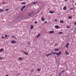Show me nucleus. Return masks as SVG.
<instances>
[{
  "label": "nucleus",
  "instance_id": "obj_1",
  "mask_svg": "<svg viewBox=\"0 0 76 76\" xmlns=\"http://www.w3.org/2000/svg\"><path fill=\"white\" fill-rule=\"evenodd\" d=\"M12 44H16V42L15 40H12L11 42Z\"/></svg>",
  "mask_w": 76,
  "mask_h": 76
},
{
  "label": "nucleus",
  "instance_id": "obj_2",
  "mask_svg": "<svg viewBox=\"0 0 76 76\" xmlns=\"http://www.w3.org/2000/svg\"><path fill=\"white\" fill-rule=\"evenodd\" d=\"M42 21H44L45 20V18L42 17L41 18Z\"/></svg>",
  "mask_w": 76,
  "mask_h": 76
},
{
  "label": "nucleus",
  "instance_id": "obj_3",
  "mask_svg": "<svg viewBox=\"0 0 76 76\" xmlns=\"http://www.w3.org/2000/svg\"><path fill=\"white\" fill-rule=\"evenodd\" d=\"M55 28H56V29H58V28H59L58 26L57 25L55 26Z\"/></svg>",
  "mask_w": 76,
  "mask_h": 76
},
{
  "label": "nucleus",
  "instance_id": "obj_4",
  "mask_svg": "<svg viewBox=\"0 0 76 76\" xmlns=\"http://www.w3.org/2000/svg\"><path fill=\"white\" fill-rule=\"evenodd\" d=\"M63 9L64 10H66V9H67V7H66V6L64 7L63 8Z\"/></svg>",
  "mask_w": 76,
  "mask_h": 76
},
{
  "label": "nucleus",
  "instance_id": "obj_5",
  "mask_svg": "<svg viewBox=\"0 0 76 76\" xmlns=\"http://www.w3.org/2000/svg\"><path fill=\"white\" fill-rule=\"evenodd\" d=\"M54 31H49L50 34H52V33H54Z\"/></svg>",
  "mask_w": 76,
  "mask_h": 76
},
{
  "label": "nucleus",
  "instance_id": "obj_6",
  "mask_svg": "<svg viewBox=\"0 0 76 76\" xmlns=\"http://www.w3.org/2000/svg\"><path fill=\"white\" fill-rule=\"evenodd\" d=\"M69 45V43H67L66 44V47L67 48H68V46Z\"/></svg>",
  "mask_w": 76,
  "mask_h": 76
},
{
  "label": "nucleus",
  "instance_id": "obj_7",
  "mask_svg": "<svg viewBox=\"0 0 76 76\" xmlns=\"http://www.w3.org/2000/svg\"><path fill=\"white\" fill-rule=\"evenodd\" d=\"M49 13H51V14H52L54 13V12L53 11H49Z\"/></svg>",
  "mask_w": 76,
  "mask_h": 76
},
{
  "label": "nucleus",
  "instance_id": "obj_8",
  "mask_svg": "<svg viewBox=\"0 0 76 76\" xmlns=\"http://www.w3.org/2000/svg\"><path fill=\"white\" fill-rule=\"evenodd\" d=\"M61 54V51H60L59 52L58 54V56H60V54Z\"/></svg>",
  "mask_w": 76,
  "mask_h": 76
},
{
  "label": "nucleus",
  "instance_id": "obj_9",
  "mask_svg": "<svg viewBox=\"0 0 76 76\" xmlns=\"http://www.w3.org/2000/svg\"><path fill=\"white\" fill-rule=\"evenodd\" d=\"M24 54H26V55H28V53H27L26 52H24Z\"/></svg>",
  "mask_w": 76,
  "mask_h": 76
},
{
  "label": "nucleus",
  "instance_id": "obj_10",
  "mask_svg": "<svg viewBox=\"0 0 76 76\" xmlns=\"http://www.w3.org/2000/svg\"><path fill=\"white\" fill-rule=\"evenodd\" d=\"M21 4H26V2H23L21 3Z\"/></svg>",
  "mask_w": 76,
  "mask_h": 76
},
{
  "label": "nucleus",
  "instance_id": "obj_11",
  "mask_svg": "<svg viewBox=\"0 0 76 76\" xmlns=\"http://www.w3.org/2000/svg\"><path fill=\"white\" fill-rule=\"evenodd\" d=\"M68 18L69 19H72V17L71 16H69Z\"/></svg>",
  "mask_w": 76,
  "mask_h": 76
},
{
  "label": "nucleus",
  "instance_id": "obj_12",
  "mask_svg": "<svg viewBox=\"0 0 76 76\" xmlns=\"http://www.w3.org/2000/svg\"><path fill=\"white\" fill-rule=\"evenodd\" d=\"M60 22L61 23H63L64 22V21H63V20H61L60 21Z\"/></svg>",
  "mask_w": 76,
  "mask_h": 76
},
{
  "label": "nucleus",
  "instance_id": "obj_13",
  "mask_svg": "<svg viewBox=\"0 0 76 76\" xmlns=\"http://www.w3.org/2000/svg\"><path fill=\"white\" fill-rule=\"evenodd\" d=\"M54 51H59V49H55Z\"/></svg>",
  "mask_w": 76,
  "mask_h": 76
},
{
  "label": "nucleus",
  "instance_id": "obj_14",
  "mask_svg": "<svg viewBox=\"0 0 76 76\" xmlns=\"http://www.w3.org/2000/svg\"><path fill=\"white\" fill-rule=\"evenodd\" d=\"M46 56H47V57H48V56H50V54H47Z\"/></svg>",
  "mask_w": 76,
  "mask_h": 76
},
{
  "label": "nucleus",
  "instance_id": "obj_15",
  "mask_svg": "<svg viewBox=\"0 0 76 76\" xmlns=\"http://www.w3.org/2000/svg\"><path fill=\"white\" fill-rule=\"evenodd\" d=\"M4 50V49L3 48H1V50H0V52H1V51H3V50Z\"/></svg>",
  "mask_w": 76,
  "mask_h": 76
},
{
  "label": "nucleus",
  "instance_id": "obj_16",
  "mask_svg": "<svg viewBox=\"0 0 76 76\" xmlns=\"http://www.w3.org/2000/svg\"><path fill=\"white\" fill-rule=\"evenodd\" d=\"M63 34V32H60L58 33V34Z\"/></svg>",
  "mask_w": 76,
  "mask_h": 76
},
{
  "label": "nucleus",
  "instance_id": "obj_17",
  "mask_svg": "<svg viewBox=\"0 0 76 76\" xmlns=\"http://www.w3.org/2000/svg\"><path fill=\"white\" fill-rule=\"evenodd\" d=\"M19 59L20 60H22V58L21 57H19Z\"/></svg>",
  "mask_w": 76,
  "mask_h": 76
},
{
  "label": "nucleus",
  "instance_id": "obj_18",
  "mask_svg": "<svg viewBox=\"0 0 76 76\" xmlns=\"http://www.w3.org/2000/svg\"><path fill=\"white\" fill-rule=\"evenodd\" d=\"M66 28H70V26H66Z\"/></svg>",
  "mask_w": 76,
  "mask_h": 76
},
{
  "label": "nucleus",
  "instance_id": "obj_19",
  "mask_svg": "<svg viewBox=\"0 0 76 76\" xmlns=\"http://www.w3.org/2000/svg\"><path fill=\"white\" fill-rule=\"evenodd\" d=\"M65 52H66V54H67V55H69V52H66V51H65Z\"/></svg>",
  "mask_w": 76,
  "mask_h": 76
},
{
  "label": "nucleus",
  "instance_id": "obj_20",
  "mask_svg": "<svg viewBox=\"0 0 76 76\" xmlns=\"http://www.w3.org/2000/svg\"><path fill=\"white\" fill-rule=\"evenodd\" d=\"M40 70H41V69L39 68H38L37 69V71H38V72H39L40 71Z\"/></svg>",
  "mask_w": 76,
  "mask_h": 76
},
{
  "label": "nucleus",
  "instance_id": "obj_21",
  "mask_svg": "<svg viewBox=\"0 0 76 76\" xmlns=\"http://www.w3.org/2000/svg\"><path fill=\"white\" fill-rule=\"evenodd\" d=\"M33 28H34V26H31L30 27L31 29H33Z\"/></svg>",
  "mask_w": 76,
  "mask_h": 76
},
{
  "label": "nucleus",
  "instance_id": "obj_22",
  "mask_svg": "<svg viewBox=\"0 0 76 76\" xmlns=\"http://www.w3.org/2000/svg\"><path fill=\"white\" fill-rule=\"evenodd\" d=\"M36 3H37V2H34L33 3V4H36Z\"/></svg>",
  "mask_w": 76,
  "mask_h": 76
},
{
  "label": "nucleus",
  "instance_id": "obj_23",
  "mask_svg": "<svg viewBox=\"0 0 76 76\" xmlns=\"http://www.w3.org/2000/svg\"><path fill=\"white\" fill-rule=\"evenodd\" d=\"M34 23H35V24H37V23H38V22L37 21H35L34 22Z\"/></svg>",
  "mask_w": 76,
  "mask_h": 76
},
{
  "label": "nucleus",
  "instance_id": "obj_24",
  "mask_svg": "<svg viewBox=\"0 0 76 76\" xmlns=\"http://www.w3.org/2000/svg\"><path fill=\"white\" fill-rule=\"evenodd\" d=\"M26 7V6H24V7H23L22 8L23 9H25Z\"/></svg>",
  "mask_w": 76,
  "mask_h": 76
},
{
  "label": "nucleus",
  "instance_id": "obj_25",
  "mask_svg": "<svg viewBox=\"0 0 76 76\" xmlns=\"http://www.w3.org/2000/svg\"><path fill=\"white\" fill-rule=\"evenodd\" d=\"M62 74V72H61L59 74V76H60Z\"/></svg>",
  "mask_w": 76,
  "mask_h": 76
},
{
  "label": "nucleus",
  "instance_id": "obj_26",
  "mask_svg": "<svg viewBox=\"0 0 76 76\" xmlns=\"http://www.w3.org/2000/svg\"><path fill=\"white\" fill-rule=\"evenodd\" d=\"M54 53L55 54H56V55H57L58 56V53Z\"/></svg>",
  "mask_w": 76,
  "mask_h": 76
},
{
  "label": "nucleus",
  "instance_id": "obj_27",
  "mask_svg": "<svg viewBox=\"0 0 76 76\" xmlns=\"http://www.w3.org/2000/svg\"><path fill=\"white\" fill-rule=\"evenodd\" d=\"M40 35V34H39L37 35V37H39Z\"/></svg>",
  "mask_w": 76,
  "mask_h": 76
},
{
  "label": "nucleus",
  "instance_id": "obj_28",
  "mask_svg": "<svg viewBox=\"0 0 76 76\" xmlns=\"http://www.w3.org/2000/svg\"><path fill=\"white\" fill-rule=\"evenodd\" d=\"M1 12H4V10H0Z\"/></svg>",
  "mask_w": 76,
  "mask_h": 76
},
{
  "label": "nucleus",
  "instance_id": "obj_29",
  "mask_svg": "<svg viewBox=\"0 0 76 76\" xmlns=\"http://www.w3.org/2000/svg\"><path fill=\"white\" fill-rule=\"evenodd\" d=\"M54 20L55 21V22H57V20L56 19Z\"/></svg>",
  "mask_w": 76,
  "mask_h": 76
},
{
  "label": "nucleus",
  "instance_id": "obj_30",
  "mask_svg": "<svg viewBox=\"0 0 76 76\" xmlns=\"http://www.w3.org/2000/svg\"><path fill=\"white\" fill-rule=\"evenodd\" d=\"M8 10H9V9H6V12H7V11H8Z\"/></svg>",
  "mask_w": 76,
  "mask_h": 76
},
{
  "label": "nucleus",
  "instance_id": "obj_31",
  "mask_svg": "<svg viewBox=\"0 0 76 76\" xmlns=\"http://www.w3.org/2000/svg\"><path fill=\"white\" fill-rule=\"evenodd\" d=\"M27 43H28V45H31V44L29 43V42H28Z\"/></svg>",
  "mask_w": 76,
  "mask_h": 76
},
{
  "label": "nucleus",
  "instance_id": "obj_32",
  "mask_svg": "<svg viewBox=\"0 0 76 76\" xmlns=\"http://www.w3.org/2000/svg\"><path fill=\"white\" fill-rule=\"evenodd\" d=\"M2 59H3V58H2L1 57H0V60H2Z\"/></svg>",
  "mask_w": 76,
  "mask_h": 76
},
{
  "label": "nucleus",
  "instance_id": "obj_33",
  "mask_svg": "<svg viewBox=\"0 0 76 76\" xmlns=\"http://www.w3.org/2000/svg\"><path fill=\"white\" fill-rule=\"evenodd\" d=\"M7 37V35H5V38H6V37Z\"/></svg>",
  "mask_w": 76,
  "mask_h": 76
},
{
  "label": "nucleus",
  "instance_id": "obj_34",
  "mask_svg": "<svg viewBox=\"0 0 76 76\" xmlns=\"http://www.w3.org/2000/svg\"><path fill=\"white\" fill-rule=\"evenodd\" d=\"M70 10H73V8H70Z\"/></svg>",
  "mask_w": 76,
  "mask_h": 76
},
{
  "label": "nucleus",
  "instance_id": "obj_35",
  "mask_svg": "<svg viewBox=\"0 0 76 76\" xmlns=\"http://www.w3.org/2000/svg\"><path fill=\"white\" fill-rule=\"evenodd\" d=\"M64 71H65V70H62V72L63 73L64 72Z\"/></svg>",
  "mask_w": 76,
  "mask_h": 76
},
{
  "label": "nucleus",
  "instance_id": "obj_36",
  "mask_svg": "<svg viewBox=\"0 0 76 76\" xmlns=\"http://www.w3.org/2000/svg\"><path fill=\"white\" fill-rule=\"evenodd\" d=\"M51 53H53V54H54L55 53H54L53 52H51Z\"/></svg>",
  "mask_w": 76,
  "mask_h": 76
},
{
  "label": "nucleus",
  "instance_id": "obj_37",
  "mask_svg": "<svg viewBox=\"0 0 76 76\" xmlns=\"http://www.w3.org/2000/svg\"><path fill=\"white\" fill-rule=\"evenodd\" d=\"M1 38L2 39H3L4 38V36H2Z\"/></svg>",
  "mask_w": 76,
  "mask_h": 76
},
{
  "label": "nucleus",
  "instance_id": "obj_38",
  "mask_svg": "<svg viewBox=\"0 0 76 76\" xmlns=\"http://www.w3.org/2000/svg\"><path fill=\"white\" fill-rule=\"evenodd\" d=\"M23 8H22L21 9V11H22V10H23Z\"/></svg>",
  "mask_w": 76,
  "mask_h": 76
},
{
  "label": "nucleus",
  "instance_id": "obj_39",
  "mask_svg": "<svg viewBox=\"0 0 76 76\" xmlns=\"http://www.w3.org/2000/svg\"><path fill=\"white\" fill-rule=\"evenodd\" d=\"M44 23H47V21H45L44 22Z\"/></svg>",
  "mask_w": 76,
  "mask_h": 76
},
{
  "label": "nucleus",
  "instance_id": "obj_40",
  "mask_svg": "<svg viewBox=\"0 0 76 76\" xmlns=\"http://www.w3.org/2000/svg\"><path fill=\"white\" fill-rule=\"evenodd\" d=\"M33 71H34V69H32L31 70V72H33Z\"/></svg>",
  "mask_w": 76,
  "mask_h": 76
},
{
  "label": "nucleus",
  "instance_id": "obj_41",
  "mask_svg": "<svg viewBox=\"0 0 76 76\" xmlns=\"http://www.w3.org/2000/svg\"><path fill=\"white\" fill-rule=\"evenodd\" d=\"M6 76H9V75H8L6 74Z\"/></svg>",
  "mask_w": 76,
  "mask_h": 76
},
{
  "label": "nucleus",
  "instance_id": "obj_42",
  "mask_svg": "<svg viewBox=\"0 0 76 76\" xmlns=\"http://www.w3.org/2000/svg\"><path fill=\"white\" fill-rule=\"evenodd\" d=\"M75 25H76V22L75 23Z\"/></svg>",
  "mask_w": 76,
  "mask_h": 76
},
{
  "label": "nucleus",
  "instance_id": "obj_43",
  "mask_svg": "<svg viewBox=\"0 0 76 76\" xmlns=\"http://www.w3.org/2000/svg\"><path fill=\"white\" fill-rule=\"evenodd\" d=\"M2 3L3 4H4V2H2Z\"/></svg>",
  "mask_w": 76,
  "mask_h": 76
},
{
  "label": "nucleus",
  "instance_id": "obj_44",
  "mask_svg": "<svg viewBox=\"0 0 76 76\" xmlns=\"http://www.w3.org/2000/svg\"><path fill=\"white\" fill-rule=\"evenodd\" d=\"M68 0H65V1H67Z\"/></svg>",
  "mask_w": 76,
  "mask_h": 76
},
{
  "label": "nucleus",
  "instance_id": "obj_45",
  "mask_svg": "<svg viewBox=\"0 0 76 76\" xmlns=\"http://www.w3.org/2000/svg\"><path fill=\"white\" fill-rule=\"evenodd\" d=\"M50 56H52V54H50Z\"/></svg>",
  "mask_w": 76,
  "mask_h": 76
},
{
  "label": "nucleus",
  "instance_id": "obj_46",
  "mask_svg": "<svg viewBox=\"0 0 76 76\" xmlns=\"http://www.w3.org/2000/svg\"><path fill=\"white\" fill-rule=\"evenodd\" d=\"M29 16H31V14H29Z\"/></svg>",
  "mask_w": 76,
  "mask_h": 76
},
{
  "label": "nucleus",
  "instance_id": "obj_47",
  "mask_svg": "<svg viewBox=\"0 0 76 76\" xmlns=\"http://www.w3.org/2000/svg\"><path fill=\"white\" fill-rule=\"evenodd\" d=\"M55 44H57V43H55Z\"/></svg>",
  "mask_w": 76,
  "mask_h": 76
},
{
  "label": "nucleus",
  "instance_id": "obj_48",
  "mask_svg": "<svg viewBox=\"0 0 76 76\" xmlns=\"http://www.w3.org/2000/svg\"><path fill=\"white\" fill-rule=\"evenodd\" d=\"M23 0H21L22 1H23Z\"/></svg>",
  "mask_w": 76,
  "mask_h": 76
},
{
  "label": "nucleus",
  "instance_id": "obj_49",
  "mask_svg": "<svg viewBox=\"0 0 76 76\" xmlns=\"http://www.w3.org/2000/svg\"><path fill=\"white\" fill-rule=\"evenodd\" d=\"M12 37V38H13V37Z\"/></svg>",
  "mask_w": 76,
  "mask_h": 76
},
{
  "label": "nucleus",
  "instance_id": "obj_50",
  "mask_svg": "<svg viewBox=\"0 0 76 76\" xmlns=\"http://www.w3.org/2000/svg\"><path fill=\"white\" fill-rule=\"evenodd\" d=\"M15 38H16V37H15Z\"/></svg>",
  "mask_w": 76,
  "mask_h": 76
}]
</instances>
